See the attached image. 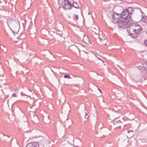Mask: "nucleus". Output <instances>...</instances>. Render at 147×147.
<instances>
[{"mask_svg":"<svg viewBox=\"0 0 147 147\" xmlns=\"http://www.w3.org/2000/svg\"><path fill=\"white\" fill-rule=\"evenodd\" d=\"M120 16L119 15V13H116L114 12L112 15V20L114 24L117 23L120 20Z\"/></svg>","mask_w":147,"mask_h":147,"instance_id":"3","label":"nucleus"},{"mask_svg":"<svg viewBox=\"0 0 147 147\" xmlns=\"http://www.w3.org/2000/svg\"><path fill=\"white\" fill-rule=\"evenodd\" d=\"M143 67H146L147 66V62L145 63L143 65Z\"/></svg>","mask_w":147,"mask_h":147,"instance_id":"17","label":"nucleus"},{"mask_svg":"<svg viewBox=\"0 0 147 147\" xmlns=\"http://www.w3.org/2000/svg\"><path fill=\"white\" fill-rule=\"evenodd\" d=\"M12 96H13V97H16L17 96L16 95V94L15 93H14L13 94H12Z\"/></svg>","mask_w":147,"mask_h":147,"instance_id":"20","label":"nucleus"},{"mask_svg":"<svg viewBox=\"0 0 147 147\" xmlns=\"http://www.w3.org/2000/svg\"><path fill=\"white\" fill-rule=\"evenodd\" d=\"M48 143L49 144H50L51 143L50 141L49 140L48 141Z\"/></svg>","mask_w":147,"mask_h":147,"instance_id":"25","label":"nucleus"},{"mask_svg":"<svg viewBox=\"0 0 147 147\" xmlns=\"http://www.w3.org/2000/svg\"><path fill=\"white\" fill-rule=\"evenodd\" d=\"M89 117L88 115H87L86 113H85V118L86 119H87Z\"/></svg>","mask_w":147,"mask_h":147,"instance_id":"18","label":"nucleus"},{"mask_svg":"<svg viewBox=\"0 0 147 147\" xmlns=\"http://www.w3.org/2000/svg\"><path fill=\"white\" fill-rule=\"evenodd\" d=\"M41 146V147H45L44 145H42Z\"/></svg>","mask_w":147,"mask_h":147,"instance_id":"26","label":"nucleus"},{"mask_svg":"<svg viewBox=\"0 0 147 147\" xmlns=\"http://www.w3.org/2000/svg\"><path fill=\"white\" fill-rule=\"evenodd\" d=\"M144 43L147 46V40L144 41Z\"/></svg>","mask_w":147,"mask_h":147,"instance_id":"21","label":"nucleus"},{"mask_svg":"<svg viewBox=\"0 0 147 147\" xmlns=\"http://www.w3.org/2000/svg\"><path fill=\"white\" fill-rule=\"evenodd\" d=\"M126 9H122L119 13L121 20L118 23V27L125 28L127 25V31L132 37L136 38L139 35L142 29L140 25L136 23H131L133 20L131 16H129Z\"/></svg>","mask_w":147,"mask_h":147,"instance_id":"1","label":"nucleus"},{"mask_svg":"<svg viewBox=\"0 0 147 147\" xmlns=\"http://www.w3.org/2000/svg\"><path fill=\"white\" fill-rule=\"evenodd\" d=\"M112 123L115 125V128L120 127L122 124V122L120 120H114L113 121Z\"/></svg>","mask_w":147,"mask_h":147,"instance_id":"7","label":"nucleus"},{"mask_svg":"<svg viewBox=\"0 0 147 147\" xmlns=\"http://www.w3.org/2000/svg\"><path fill=\"white\" fill-rule=\"evenodd\" d=\"M2 134H3L4 136H5V135L3 133H2Z\"/></svg>","mask_w":147,"mask_h":147,"instance_id":"27","label":"nucleus"},{"mask_svg":"<svg viewBox=\"0 0 147 147\" xmlns=\"http://www.w3.org/2000/svg\"><path fill=\"white\" fill-rule=\"evenodd\" d=\"M83 40L85 42H86L88 40V37L87 36H84V38L83 39Z\"/></svg>","mask_w":147,"mask_h":147,"instance_id":"15","label":"nucleus"},{"mask_svg":"<svg viewBox=\"0 0 147 147\" xmlns=\"http://www.w3.org/2000/svg\"><path fill=\"white\" fill-rule=\"evenodd\" d=\"M141 21L145 23H147V17L142 16Z\"/></svg>","mask_w":147,"mask_h":147,"instance_id":"11","label":"nucleus"},{"mask_svg":"<svg viewBox=\"0 0 147 147\" xmlns=\"http://www.w3.org/2000/svg\"><path fill=\"white\" fill-rule=\"evenodd\" d=\"M75 16L76 20H75V18H74V19L75 21H76L78 19V16L77 15H75Z\"/></svg>","mask_w":147,"mask_h":147,"instance_id":"19","label":"nucleus"},{"mask_svg":"<svg viewBox=\"0 0 147 147\" xmlns=\"http://www.w3.org/2000/svg\"><path fill=\"white\" fill-rule=\"evenodd\" d=\"M90 13H88V15H90Z\"/></svg>","mask_w":147,"mask_h":147,"instance_id":"30","label":"nucleus"},{"mask_svg":"<svg viewBox=\"0 0 147 147\" xmlns=\"http://www.w3.org/2000/svg\"><path fill=\"white\" fill-rule=\"evenodd\" d=\"M138 68L139 69H140L141 68V67L139 66L138 67Z\"/></svg>","mask_w":147,"mask_h":147,"instance_id":"23","label":"nucleus"},{"mask_svg":"<svg viewBox=\"0 0 147 147\" xmlns=\"http://www.w3.org/2000/svg\"><path fill=\"white\" fill-rule=\"evenodd\" d=\"M30 133H31L34 136V137H37L40 134L41 131L38 129L36 128L30 131Z\"/></svg>","mask_w":147,"mask_h":147,"instance_id":"4","label":"nucleus"},{"mask_svg":"<svg viewBox=\"0 0 147 147\" xmlns=\"http://www.w3.org/2000/svg\"><path fill=\"white\" fill-rule=\"evenodd\" d=\"M39 145L37 142H33L27 144L26 147H38Z\"/></svg>","mask_w":147,"mask_h":147,"instance_id":"6","label":"nucleus"},{"mask_svg":"<svg viewBox=\"0 0 147 147\" xmlns=\"http://www.w3.org/2000/svg\"><path fill=\"white\" fill-rule=\"evenodd\" d=\"M98 90L99 91L100 93H101V91L100 89L98 88Z\"/></svg>","mask_w":147,"mask_h":147,"instance_id":"24","label":"nucleus"},{"mask_svg":"<svg viewBox=\"0 0 147 147\" xmlns=\"http://www.w3.org/2000/svg\"><path fill=\"white\" fill-rule=\"evenodd\" d=\"M6 3L4 0H1L0 2V6H4L6 5Z\"/></svg>","mask_w":147,"mask_h":147,"instance_id":"13","label":"nucleus"},{"mask_svg":"<svg viewBox=\"0 0 147 147\" xmlns=\"http://www.w3.org/2000/svg\"><path fill=\"white\" fill-rule=\"evenodd\" d=\"M7 136L8 137V138H9V136Z\"/></svg>","mask_w":147,"mask_h":147,"instance_id":"33","label":"nucleus"},{"mask_svg":"<svg viewBox=\"0 0 147 147\" xmlns=\"http://www.w3.org/2000/svg\"><path fill=\"white\" fill-rule=\"evenodd\" d=\"M72 6H73L77 9V8L79 9L80 8L79 6V5H78V4L77 3H75V2H74L73 3V5H72Z\"/></svg>","mask_w":147,"mask_h":147,"instance_id":"14","label":"nucleus"},{"mask_svg":"<svg viewBox=\"0 0 147 147\" xmlns=\"http://www.w3.org/2000/svg\"><path fill=\"white\" fill-rule=\"evenodd\" d=\"M110 129L107 128L105 127L103 129L102 131L104 134V136H107L109 134Z\"/></svg>","mask_w":147,"mask_h":147,"instance_id":"8","label":"nucleus"},{"mask_svg":"<svg viewBox=\"0 0 147 147\" xmlns=\"http://www.w3.org/2000/svg\"><path fill=\"white\" fill-rule=\"evenodd\" d=\"M97 59L99 60H100L103 63H104V61H103V60H102L100 59L99 58H98V57L97 58Z\"/></svg>","mask_w":147,"mask_h":147,"instance_id":"22","label":"nucleus"},{"mask_svg":"<svg viewBox=\"0 0 147 147\" xmlns=\"http://www.w3.org/2000/svg\"><path fill=\"white\" fill-rule=\"evenodd\" d=\"M18 29H18H18H17V31H17V32H18Z\"/></svg>","mask_w":147,"mask_h":147,"instance_id":"28","label":"nucleus"},{"mask_svg":"<svg viewBox=\"0 0 147 147\" xmlns=\"http://www.w3.org/2000/svg\"><path fill=\"white\" fill-rule=\"evenodd\" d=\"M61 5L65 10L70 9L72 7V5L68 0H63L62 2Z\"/></svg>","mask_w":147,"mask_h":147,"instance_id":"2","label":"nucleus"},{"mask_svg":"<svg viewBox=\"0 0 147 147\" xmlns=\"http://www.w3.org/2000/svg\"><path fill=\"white\" fill-rule=\"evenodd\" d=\"M64 78H67L68 79L71 78V77L69 76L68 75H65L64 76Z\"/></svg>","mask_w":147,"mask_h":147,"instance_id":"16","label":"nucleus"},{"mask_svg":"<svg viewBox=\"0 0 147 147\" xmlns=\"http://www.w3.org/2000/svg\"><path fill=\"white\" fill-rule=\"evenodd\" d=\"M43 120L45 123L46 124L49 123L50 121L48 116L47 117L44 119Z\"/></svg>","mask_w":147,"mask_h":147,"instance_id":"12","label":"nucleus"},{"mask_svg":"<svg viewBox=\"0 0 147 147\" xmlns=\"http://www.w3.org/2000/svg\"><path fill=\"white\" fill-rule=\"evenodd\" d=\"M128 12V13L129 16H131V13L134 11V9L131 7H128L127 9H126Z\"/></svg>","mask_w":147,"mask_h":147,"instance_id":"10","label":"nucleus"},{"mask_svg":"<svg viewBox=\"0 0 147 147\" xmlns=\"http://www.w3.org/2000/svg\"><path fill=\"white\" fill-rule=\"evenodd\" d=\"M92 32L96 34H98L99 33V30L98 28V27L96 28L95 27L92 28Z\"/></svg>","mask_w":147,"mask_h":147,"instance_id":"9","label":"nucleus"},{"mask_svg":"<svg viewBox=\"0 0 147 147\" xmlns=\"http://www.w3.org/2000/svg\"><path fill=\"white\" fill-rule=\"evenodd\" d=\"M1 0H0V2H1Z\"/></svg>","mask_w":147,"mask_h":147,"instance_id":"32","label":"nucleus"},{"mask_svg":"<svg viewBox=\"0 0 147 147\" xmlns=\"http://www.w3.org/2000/svg\"><path fill=\"white\" fill-rule=\"evenodd\" d=\"M75 147H79V146H76Z\"/></svg>","mask_w":147,"mask_h":147,"instance_id":"29","label":"nucleus"},{"mask_svg":"<svg viewBox=\"0 0 147 147\" xmlns=\"http://www.w3.org/2000/svg\"><path fill=\"white\" fill-rule=\"evenodd\" d=\"M35 115L34 114V116H35Z\"/></svg>","mask_w":147,"mask_h":147,"instance_id":"31","label":"nucleus"},{"mask_svg":"<svg viewBox=\"0 0 147 147\" xmlns=\"http://www.w3.org/2000/svg\"><path fill=\"white\" fill-rule=\"evenodd\" d=\"M98 38L100 40L101 44L102 45H105L107 42V40L105 37L99 36H98Z\"/></svg>","mask_w":147,"mask_h":147,"instance_id":"5","label":"nucleus"}]
</instances>
